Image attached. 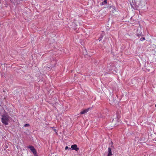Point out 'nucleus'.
<instances>
[{"mask_svg": "<svg viewBox=\"0 0 156 156\" xmlns=\"http://www.w3.org/2000/svg\"><path fill=\"white\" fill-rule=\"evenodd\" d=\"M145 40V38L144 37H142V38H141L140 39V40L141 41H144V40Z\"/></svg>", "mask_w": 156, "mask_h": 156, "instance_id": "7", "label": "nucleus"}, {"mask_svg": "<svg viewBox=\"0 0 156 156\" xmlns=\"http://www.w3.org/2000/svg\"><path fill=\"white\" fill-rule=\"evenodd\" d=\"M89 109H90V108H87L86 109H85L83 110V111H81L80 112V114H83L86 113L89 111Z\"/></svg>", "mask_w": 156, "mask_h": 156, "instance_id": "5", "label": "nucleus"}, {"mask_svg": "<svg viewBox=\"0 0 156 156\" xmlns=\"http://www.w3.org/2000/svg\"><path fill=\"white\" fill-rule=\"evenodd\" d=\"M71 148L75 150L76 151H77L79 150V148L77 147V145L76 144L71 145Z\"/></svg>", "mask_w": 156, "mask_h": 156, "instance_id": "3", "label": "nucleus"}, {"mask_svg": "<svg viewBox=\"0 0 156 156\" xmlns=\"http://www.w3.org/2000/svg\"><path fill=\"white\" fill-rule=\"evenodd\" d=\"M108 154L107 156H112V149L109 147L108 148Z\"/></svg>", "mask_w": 156, "mask_h": 156, "instance_id": "4", "label": "nucleus"}, {"mask_svg": "<svg viewBox=\"0 0 156 156\" xmlns=\"http://www.w3.org/2000/svg\"><path fill=\"white\" fill-rule=\"evenodd\" d=\"M155 107H156V104L155 105Z\"/></svg>", "mask_w": 156, "mask_h": 156, "instance_id": "12", "label": "nucleus"}, {"mask_svg": "<svg viewBox=\"0 0 156 156\" xmlns=\"http://www.w3.org/2000/svg\"><path fill=\"white\" fill-rule=\"evenodd\" d=\"M10 117L7 114H4L2 115L1 121L2 123L5 125L8 124Z\"/></svg>", "mask_w": 156, "mask_h": 156, "instance_id": "1", "label": "nucleus"}, {"mask_svg": "<svg viewBox=\"0 0 156 156\" xmlns=\"http://www.w3.org/2000/svg\"><path fill=\"white\" fill-rule=\"evenodd\" d=\"M53 130L54 131H55V132L56 133V129H53Z\"/></svg>", "mask_w": 156, "mask_h": 156, "instance_id": "10", "label": "nucleus"}, {"mask_svg": "<svg viewBox=\"0 0 156 156\" xmlns=\"http://www.w3.org/2000/svg\"><path fill=\"white\" fill-rule=\"evenodd\" d=\"M102 38V37H101L100 39H99V41H101V38Z\"/></svg>", "mask_w": 156, "mask_h": 156, "instance_id": "11", "label": "nucleus"}, {"mask_svg": "<svg viewBox=\"0 0 156 156\" xmlns=\"http://www.w3.org/2000/svg\"><path fill=\"white\" fill-rule=\"evenodd\" d=\"M29 148H30L34 154L35 155L37 154V152L36 149L34 148V147L32 146H29L28 147Z\"/></svg>", "mask_w": 156, "mask_h": 156, "instance_id": "2", "label": "nucleus"}, {"mask_svg": "<svg viewBox=\"0 0 156 156\" xmlns=\"http://www.w3.org/2000/svg\"><path fill=\"white\" fill-rule=\"evenodd\" d=\"M107 0H104V1L102 2V5H104L107 3Z\"/></svg>", "mask_w": 156, "mask_h": 156, "instance_id": "6", "label": "nucleus"}, {"mask_svg": "<svg viewBox=\"0 0 156 156\" xmlns=\"http://www.w3.org/2000/svg\"><path fill=\"white\" fill-rule=\"evenodd\" d=\"M68 147L67 146H66V147H65V149L66 150L67 149H68Z\"/></svg>", "mask_w": 156, "mask_h": 156, "instance_id": "9", "label": "nucleus"}, {"mask_svg": "<svg viewBox=\"0 0 156 156\" xmlns=\"http://www.w3.org/2000/svg\"><path fill=\"white\" fill-rule=\"evenodd\" d=\"M137 36H139V35L138 34H137Z\"/></svg>", "mask_w": 156, "mask_h": 156, "instance_id": "13", "label": "nucleus"}, {"mask_svg": "<svg viewBox=\"0 0 156 156\" xmlns=\"http://www.w3.org/2000/svg\"><path fill=\"white\" fill-rule=\"evenodd\" d=\"M30 125L29 124H27L24 125V127H27L29 126Z\"/></svg>", "mask_w": 156, "mask_h": 156, "instance_id": "8", "label": "nucleus"}]
</instances>
